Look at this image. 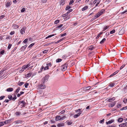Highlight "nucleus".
I'll return each mask as SVG.
<instances>
[{
    "mask_svg": "<svg viewBox=\"0 0 127 127\" xmlns=\"http://www.w3.org/2000/svg\"><path fill=\"white\" fill-rule=\"evenodd\" d=\"M27 47V45H25L22 46L21 48V49L22 50H24L25 48Z\"/></svg>",
    "mask_w": 127,
    "mask_h": 127,
    "instance_id": "nucleus-22",
    "label": "nucleus"
},
{
    "mask_svg": "<svg viewBox=\"0 0 127 127\" xmlns=\"http://www.w3.org/2000/svg\"><path fill=\"white\" fill-rule=\"evenodd\" d=\"M115 85V84L114 83H113L109 85V86H110L111 87H113Z\"/></svg>",
    "mask_w": 127,
    "mask_h": 127,
    "instance_id": "nucleus-37",
    "label": "nucleus"
},
{
    "mask_svg": "<svg viewBox=\"0 0 127 127\" xmlns=\"http://www.w3.org/2000/svg\"><path fill=\"white\" fill-rule=\"evenodd\" d=\"M47 64V66L48 65ZM44 68V70H47L48 69V66H45V67H44L43 66H42L41 67L40 70L38 71V73H39L41 72L42 71V70Z\"/></svg>",
    "mask_w": 127,
    "mask_h": 127,
    "instance_id": "nucleus-6",
    "label": "nucleus"
},
{
    "mask_svg": "<svg viewBox=\"0 0 127 127\" xmlns=\"http://www.w3.org/2000/svg\"><path fill=\"white\" fill-rule=\"evenodd\" d=\"M64 39V38H62V39L59 40V42H60L62 41Z\"/></svg>",
    "mask_w": 127,
    "mask_h": 127,
    "instance_id": "nucleus-60",
    "label": "nucleus"
},
{
    "mask_svg": "<svg viewBox=\"0 0 127 127\" xmlns=\"http://www.w3.org/2000/svg\"><path fill=\"white\" fill-rule=\"evenodd\" d=\"M74 2V1L73 0H70L69 3V4L70 5Z\"/></svg>",
    "mask_w": 127,
    "mask_h": 127,
    "instance_id": "nucleus-43",
    "label": "nucleus"
},
{
    "mask_svg": "<svg viewBox=\"0 0 127 127\" xmlns=\"http://www.w3.org/2000/svg\"><path fill=\"white\" fill-rule=\"evenodd\" d=\"M4 53V51L3 50L0 52V54L3 55Z\"/></svg>",
    "mask_w": 127,
    "mask_h": 127,
    "instance_id": "nucleus-54",
    "label": "nucleus"
},
{
    "mask_svg": "<svg viewBox=\"0 0 127 127\" xmlns=\"http://www.w3.org/2000/svg\"><path fill=\"white\" fill-rule=\"evenodd\" d=\"M109 32H106V36H108L109 35Z\"/></svg>",
    "mask_w": 127,
    "mask_h": 127,
    "instance_id": "nucleus-61",
    "label": "nucleus"
},
{
    "mask_svg": "<svg viewBox=\"0 0 127 127\" xmlns=\"http://www.w3.org/2000/svg\"><path fill=\"white\" fill-rule=\"evenodd\" d=\"M12 96L11 95H9L8 96V98L10 100H12Z\"/></svg>",
    "mask_w": 127,
    "mask_h": 127,
    "instance_id": "nucleus-34",
    "label": "nucleus"
},
{
    "mask_svg": "<svg viewBox=\"0 0 127 127\" xmlns=\"http://www.w3.org/2000/svg\"><path fill=\"white\" fill-rule=\"evenodd\" d=\"M20 90V88L19 87L16 90V93H18Z\"/></svg>",
    "mask_w": 127,
    "mask_h": 127,
    "instance_id": "nucleus-47",
    "label": "nucleus"
},
{
    "mask_svg": "<svg viewBox=\"0 0 127 127\" xmlns=\"http://www.w3.org/2000/svg\"><path fill=\"white\" fill-rule=\"evenodd\" d=\"M109 27V26H105L104 27L103 31H104L107 29H108Z\"/></svg>",
    "mask_w": 127,
    "mask_h": 127,
    "instance_id": "nucleus-31",
    "label": "nucleus"
},
{
    "mask_svg": "<svg viewBox=\"0 0 127 127\" xmlns=\"http://www.w3.org/2000/svg\"><path fill=\"white\" fill-rule=\"evenodd\" d=\"M11 46L12 45L11 44H9V45L8 47V49H10Z\"/></svg>",
    "mask_w": 127,
    "mask_h": 127,
    "instance_id": "nucleus-46",
    "label": "nucleus"
},
{
    "mask_svg": "<svg viewBox=\"0 0 127 127\" xmlns=\"http://www.w3.org/2000/svg\"><path fill=\"white\" fill-rule=\"evenodd\" d=\"M30 66V64H27L26 65H24L22 67V69H25Z\"/></svg>",
    "mask_w": 127,
    "mask_h": 127,
    "instance_id": "nucleus-17",
    "label": "nucleus"
},
{
    "mask_svg": "<svg viewBox=\"0 0 127 127\" xmlns=\"http://www.w3.org/2000/svg\"><path fill=\"white\" fill-rule=\"evenodd\" d=\"M121 106V104H118L117 105V107L118 108H120Z\"/></svg>",
    "mask_w": 127,
    "mask_h": 127,
    "instance_id": "nucleus-45",
    "label": "nucleus"
},
{
    "mask_svg": "<svg viewBox=\"0 0 127 127\" xmlns=\"http://www.w3.org/2000/svg\"><path fill=\"white\" fill-rule=\"evenodd\" d=\"M15 115L16 116H19L21 114V112H16L15 113Z\"/></svg>",
    "mask_w": 127,
    "mask_h": 127,
    "instance_id": "nucleus-27",
    "label": "nucleus"
},
{
    "mask_svg": "<svg viewBox=\"0 0 127 127\" xmlns=\"http://www.w3.org/2000/svg\"><path fill=\"white\" fill-rule=\"evenodd\" d=\"M13 90V89L11 88H9L6 89V91L8 92H11Z\"/></svg>",
    "mask_w": 127,
    "mask_h": 127,
    "instance_id": "nucleus-18",
    "label": "nucleus"
},
{
    "mask_svg": "<svg viewBox=\"0 0 127 127\" xmlns=\"http://www.w3.org/2000/svg\"><path fill=\"white\" fill-rule=\"evenodd\" d=\"M124 127H127V122L121 124Z\"/></svg>",
    "mask_w": 127,
    "mask_h": 127,
    "instance_id": "nucleus-26",
    "label": "nucleus"
},
{
    "mask_svg": "<svg viewBox=\"0 0 127 127\" xmlns=\"http://www.w3.org/2000/svg\"><path fill=\"white\" fill-rule=\"evenodd\" d=\"M115 30L114 29V30H113L112 31L110 32V33L111 34H113L115 32Z\"/></svg>",
    "mask_w": 127,
    "mask_h": 127,
    "instance_id": "nucleus-33",
    "label": "nucleus"
},
{
    "mask_svg": "<svg viewBox=\"0 0 127 127\" xmlns=\"http://www.w3.org/2000/svg\"><path fill=\"white\" fill-rule=\"evenodd\" d=\"M108 127H115L114 125H110Z\"/></svg>",
    "mask_w": 127,
    "mask_h": 127,
    "instance_id": "nucleus-64",
    "label": "nucleus"
},
{
    "mask_svg": "<svg viewBox=\"0 0 127 127\" xmlns=\"http://www.w3.org/2000/svg\"><path fill=\"white\" fill-rule=\"evenodd\" d=\"M28 39H25L23 41V42L25 43H26L28 40Z\"/></svg>",
    "mask_w": 127,
    "mask_h": 127,
    "instance_id": "nucleus-51",
    "label": "nucleus"
},
{
    "mask_svg": "<svg viewBox=\"0 0 127 127\" xmlns=\"http://www.w3.org/2000/svg\"><path fill=\"white\" fill-rule=\"evenodd\" d=\"M38 87L39 89H44L45 88L46 86L42 84H40L38 85Z\"/></svg>",
    "mask_w": 127,
    "mask_h": 127,
    "instance_id": "nucleus-9",
    "label": "nucleus"
},
{
    "mask_svg": "<svg viewBox=\"0 0 127 127\" xmlns=\"http://www.w3.org/2000/svg\"><path fill=\"white\" fill-rule=\"evenodd\" d=\"M70 6H69L66 7V10H68L69 9H70Z\"/></svg>",
    "mask_w": 127,
    "mask_h": 127,
    "instance_id": "nucleus-56",
    "label": "nucleus"
},
{
    "mask_svg": "<svg viewBox=\"0 0 127 127\" xmlns=\"http://www.w3.org/2000/svg\"><path fill=\"white\" fill-rule=\"evenodd\" d=\"M34 45V44L32 43L28 47V48H30L32 47V46H33Z\"/></svg>",
    "mask_w": 127,
    "mask_h": 127,
    "instance_id": "nucleus-44",
    "label": "nucleus"
},
{
    "mask_svg": "<svg viewBox=\"0 0 127 127\" xmlns=\"http://www.w3.org/2000/svg\"><path fill=\"white\" fill-rule=\"evenodd\" d=\"M66 122L67 124L69 126L72 125L73 123L71 121H66Z\"/></svg>",
    "mask_w": 127,
    "mask_h": 127,
    "instance_id": "nucleus-16",
    "label": "nucleus"
},
{
    "mask_svg": "<svg viewBox=\"0 0 127 127\" xmlns=\"http://www.w3.org/2000/svg\"><path fill=\"white\" fill-rule=\"evenodd\" d=\"M127 12V10H126V11H124V12H121V14H123L124 13H126V12Z\"/></svg>",
    "mask_w": 127,
    "mask_h": 127,
    "instance_id": "nucleus-59",
    "label": "nucleus"
},
{
    "mask_svg": "<svg viewBox=\"0 0 127 127\" xmlns=\"http://www.w3.org/2000/svg\"><path fill=\"white\" fill-rule=\"evenodd\" d=\"M48 51L47 50H44L43 51V53H46Z\"/></svg>",
    "mask_w": 127,
    "mask_h": 127,
    "instance_id": "nucleus-58",
    "label": "nucleus"
},
{
    "mask_svg": "<svg viewBox=\"0 0 127 127\" xmlns=\"http://www.w3.org/2000/svg\"><path fill=\"white\" fill-rule=\"evenodd\" d=\"M75 112H78V113L76 114H75L74 116V117L75 118H77L80 116L81 113L82 112V111L81 110V109H79L78 110H75Z\"/></svg>",
    "mask_w": 127,
    "mask_h": 127,
    "instance_id": "nucleus-1",
    "label": "nucleus"
},
{
    "mask_svg": "<svg viewBox=\"0 0 127 127\" xmlns=\"http://www.w3.org/2000/svg\"><path fill=\"white\" fill-rule=\"evenodd\" d=\"M65 116H64L62 117L60 116H57L55 118V120L56 121H58L59 120H62L65 118Z\"/></svg>",
    "mask_w": 127,
    "mask_h": 127,
    "instance_id": "nucleus-3",
    "label": "nucleus"
},
{
    "mask_svg": "<svg viewBox=\"0 0 127 127\" xmlns=\"http://www.w3.org/2000/svg\"><path fill=\"white\" fill-rule=\"evenodd\" d=\"M11 1H9L7 2L6 4H5L6 6L7 7L9 6H10L11 5Z\"/></svg>",
    "mask_w": 127,
    "mask_h": 127,
    "instance_id": "nucleus-12",
    "label": "nucleus"
},
{
    "mask_svg": "<svg viewBox=\"0 0 127 127\" xmlns=\"http://www.w3.org/2000/svg\"><path fill=\"white\" fill-rule=\"evenodd\" d=\"M88 8V7L87 6H85L84 7L82 8V10L83 11H85L87 10Z\"/></svg>",
    "mask_w": 127,
    "mask_h": 127,
    "instance_id": "nucleus-20",
    "label": "nucleus"
},
{
    "mask_svg": "<svg viewBox=\"0 0 127 127\" xmlns=\"http://www.w3.org/2000/svg\"><path fill=\"white\" fill-rule=\"evenodd\" d=\"M91 88V86H89L86 87H85L84 88V90H89Z\"/></svg>",
    "mask_w": 127,
    "mask_h": 127,
    "instance_id": "nucleus-23",
    "label": "nucleus"
},
{
    "mask_svg": "<svg viewBox=\"0 0 127 127\" xmlns=\"http://www.w3.org/2000/svg\"><path fill=\"white\" fill-rule=\"evenodd\" d=\"M19 27V26L16 24H13L12 26V28L14 29H16Z\"/></svg>",
    "mask_w": 127,
    "mask_h": 127,
    "instance_id": "nucleus-13",
    "label": "nucleus"
},
{
    "mask_svg": "<svg viewBox=\"0 0 127 127\" xmlns=\"http://www.w3.org/2000/svg\"><path fill=\"white\" fill-rule=\"evenodd\" d=\"M63 26V25L62 24L60 25L59 26H57V28H60L62 27Z\"/></svg>",
    "mask_w": 127,
    "mask_h": 127,
    "instance_id": "nucleus-48",
    "label": "nucleus"
},
{
    "mask_svg": "<svg viewBox=\"0 0 127 127\" xmlns=\"http://www.w3.org/2000/svg\"><path fill=\"white\" fill-rule=\"evenodd\" d=\"M62 61L61 59H58L56 60V62L57 63H59L61 62Z\"/></svg>",
    "mask_w": 127,
    "mask_h": 127,
    "instance_id": "nucleus-32",
    "label": "nucleus"
},
{
    "mask_svg": "<svg viewBox=\"0 0 127 127\" xmlns=\"http://www.w3.org/2000/svg\"><path fill=\"white\" fill-rule=\"evenodd\" d=\"M106 39L105 38H103L100 42V43L101 44H103L104 42L105 41Z\"/></svg>",
    "mask_w": 127,
    "mask_h": 127,
    "instance_id": "nucleus-25",
    "label": "nucleus"
},
{
    "mask_svg": "<svg viewBox=\"0 0 127 127\" xmlns=\"http://www.w3.org/2000/svg\"><path fill=\"white\" fill-rule=\"evenodd\" d=\"M24 84V83L22 82H19L18 83V85L20 86H21Z\"/></svg>",
    "mask_w": 127,
    "mask_h": 127,
    "instance_id": "nucleus-35",
    "label": "nucleus"
},
{
    "mask_svg": "<svg viewBox=\"0 0 127 127\" xmlns=\"http://www.w3.org/2000/svg\"><path fill=\"white\" fill-rule=\"evenodd\" d=\"M124 27H122V29L119 32V34H122L125 32V31L124 30Z\"/></svg>",
    "mask_w": 127,
    "mask_h": 127,
    "instance_id": "nucleus-10",
    "label": "nucleus"
},
{
    "mask_svg": "<svg viewBox=\"0 0 127 127\" xmlns=\"http://www.w3.org/2000/svg\"><path fill=\"white\" fill-rule=\"evenodd\" d=\"M67 64H64L61 66V69L62 71H65L67 69Z\"/></svg>",
    "mask_w": 127,
    "mask_h": 127,
    "instance_id": "nucleus-5",
    "label": "nucleus"
},
{
    "mask_svg": "<svg viewBox=\"0 0 127 127\" xmlns=\"http://www.w3.org/2000/svg\"><path fill=\"white\" fill-rule=\"evenodd\" d=\"M49 77L48 75H47L45 76V77L42 79V83L44 84L48 80Z\"/></svg>",
    "mask_w": 127,
    "mask_h": 127,
    "instance_id": "nucleus-4",
    "label": "nucleus"
},
{
    "mask_svg": "<svg viewBox=\"0 0 127 127\" xmlns=\"http://www.w3.org/2000/svg\"><path fill=\"white\" fill-rule=\"evenodd\" d=\"M123 120L122 118H119L118 120V121L120 123H121L122 122Z\"/></svg>",
    "mask_w": 127,
    "mask_h": 127,
    "instance_id": "nucleus-21",
    "label": "nucleus"
},
{
    "mask_svg": "<svg viewBox=\"0 0 127 127\" xmlns=\"http://www.w3.org/2000/svg\"><path fill=\"white\" fill-rule=\"evenodd\" d=\"M64 123H61L58 124L57 125V126L58 127H64Z\"/></svg>",
    "mask_w": 127,
    "mask_h": 127,
    "instance_id": "nucleus-14",
    "label": "nucleus"
},
{
    "mask_svg": "<svg viewBox=\"0 0 127 127\" xmlns=\"http://www.w3.org/2000/svg\"><path fill=\"white\" fill-rule=\"evenodd\" d=\"M127 109V106H125L124 107H123L120 110H122Z\"/></svg>",
    "mask_w": 127,
    "mask_h": 127,
    "instance_id": "nucleus-40",
    "label": "nucleus"
},
{
    "mask_svg": "<svg viewBox=\"0 0 127 127\" xmlns=\"http://www.w3.org/2000/svg\"><path fill=\"white\" fill-rule=\"evenodd\" d=\"M115 120L114 119H112L111 120L108 121L106 122V124L107 125H108L109 124H110L111 123L114 122Z\"/></svg>",
    "mask_w": 127,
    "mask_h": 127,
    "instance_id": "nucleus-11",
    "label": "nucleus"
},
{
    "mask_svg": "<svg viewBox=\"0 0 127 127\" xmlns=\"http://www.w3.org/2000/svg\"><path fill=\"white\" fill-rule=\"evenodd\" d=\"M17 98L16 97V96H15L14 97H12V100H14Z\"/></svg>",
    "mask_w": 127,
    "mask_h": 127,
    "instance_id": "nucleus-52",
    "label": "nucleus"
},
{
    "mask_svg": "<svg viewBox=\"0 0 127 127\" xmlns=\"http://www.w3.org/2000/svg\"><path fill=\"white\" fill-rule=\"evenodd\" d=\"M32 75L31 73H29L26 75V77H30Z\"/></svg>",
    "mask_w": 127,
    "mask_h": 127,
    "instance_id": "nucleus-28",
    "label": "nucleus"
},
{
    "mask_svg": "<svg viewBox=\"0 0 127 127\" xmlns=\"http://www.w3.org/2000/svg\"><path fill=\"white\" fill-rule=\"evenodd\" d=\"M95 48L94 47L93 45L89 47V49L92 50Z\"/></svg>",
    "mask_w": 127,
    "mask_h": 127,
    "instance_id": "nucleus-29",
    "label": "nucleus"
},
{
    "mask_svg": "<svg viewBox=\"0 0 127 127\" xmlns=\"http://www.w3.org/2000/svg\"><path fill=\"white\" fill-rule=\"evenodd\" d=\"M26 29V28L25 27L22 28L20 31V33L22 34H24L25 32V30Z\"/></svg>",
    "mask_w": 127,
    "mask_h": 127,
    "instance_id": "nucleus-8",
    "label": "nucleus"
},
{
    "mask_svg": "<svg viewBox=\"0 0 127 127\" xmlns=\"http://www.w3.org/2000/svg\"><path fill=\"white\" fill-rule=\"evenodd\" d=\"M5 97V96H0V100H1L3 99Z\"/></svg>",
    "mask_w": 127,
    "mask_h": 127,
    "instance_id": "nucleus-57",
    "label": "nucleus"
},
{
    "mask_svg": "<svg viewBox=\"0 0 127 127\" xmlns=\"http://www.w3.org/2000/svg\"><path fill=\"white\" fill-rule=\"evenodd\" d=\"M104 119H103L102 120H101L99 121V123L101 124H103L104 122Z\"/></svg>",
    "mask_w": 127,
    "mask_h": 127,
    "instance_id": "nucleus-41",
    "label": "nucleus"
},
{
    "mask_svg": "<svg viewBox=\"0 0 127 127\" xmlns=\"http://www.w3.org/2000/svg\"><path fill=\"white\" fill-rule=\"evenodd\" d=\"M65 112V111L64 110H63V111H62L60 113H61V114H63Z\"/></svg>",
    "mask_w": 127,
    "mask_h": 127,
    "instance_id": "nucleus-63",
    "label": "nucleus"
},
{
    "mask_svg": "<svg viewBox=\"0 0 127 127\" xmlns=\"http://www.w3.org/2000/svg\"><path fill=\"white\" fill-rule=\"evenodd\" d=\"M60 22V20H56L55 22L54 23L55 24H56L58 23H59Z\"/></svg>",
    "mask_w": 127,
    "mask_h": 127,
    "instance_id": "nucleus-36",
    "label": "nucleus"
},
{
    "mask_svg": "<svg viewBox=\"0 0 127 127\" xmlns=\"http://www.w3.org/2000/svg\"><path fill=\"white\" fill-rule=\"evenodd\" d=\"M119 71L117 70L115 72H114V73H113V74H112L111 75V76H113L115 75Z\"/></svg>",
    "mask_w": 127,
    "mask_h": 127,
    "instance_id": "nucleus-30",
    "label": "nucleus"
},
{
    "mask_svg": "<svg viewBox=\"0 0 127 127\" xmlns=\"http://www.w3.org/2000/svg\"><path fill=\"white\" fill-rule=\"evenodd\" d=\"M105 11V10L104 9H103L101 10L99 12L96 14L95 15V18L98 17L101 15Z\"/></svg>",
    "mask_w": 127,
    "mask_h": 127,
    "instance_id": "nucleus-2",
    "label": "nucleus"
},
{
    "mask_svg": "<svg viewBox=\"0 0 127 127\" xmlns=\"http://www.w3.org/2000/svg\"><path fill=\"white\" fill-rule=\"evenodd\" d=\"M29 85V84L28 83H26L25 84V87L26 88H27L28 87V86Z\"/></svg>",
    "mask_w": 127,
    "mask_h": 127,
    "instance_id": "nucleus-39",
    "label": "nucleus"
},
{
    "mask_svg": "<svg viewBox=\"0 0 127 127\" xmlns=\"http://www.w3.org/2000/svg\"><path fill=\"white\" fill-rule=\"evenodd\" d=\"M15 33V32L14 31L11 32L10 33L11 35H12L14 34Z\"/></svg>",
    "mask_w": 127,
    "mask_h": 127,
    "instance_id": "nucleus-53",
    "label": "nucleus"
},
{
    "mask_svg": "<svg viewBox=\"0 0 127 127\" xmlns=\"http://www.w3.org/2000/svg\"><path fill=\"white\" fill-rule=\"evenodd\" d=\"M115 99V98H111L108 99H107V101H108L110 102H111L112 101L114 100Z\"/></svg>",
    "mask_w": 127,
    "mask_h": 127,
    "instance_id": "nucleus-19",
    "label": "nucleus"
},
{
    "mask_svg": "<svg viewBox=\"0 0 127 127\" xmlns=\"http://www.w3.org/2000/svg\"><path fill=\"white\" fill-rule=\"evenodd\" d=\"M116 104V101H114L108 104V107H113Z\"/></svg>",
    "mask_w": 127,
    "mask_h": 127,
    "instance_id": "nucleus-7",
    "label": "nucleus"
},
{
    "mask_svg": "<svg viewBox=\"0 0 127 127\" xmlns=\"http://www.w3.org/2000/svg\"><path fill=\"white\" fill-rule=\"evenodd\" d=\"M54 34H52V35H49V36H47V37H46V39H47L49 38V37H52L53 36H54Z\"/></svg>",
    "mask_w": 127,
    "mask_h": 127,
    "instance_id": "nucleus-38",
    "label": "nucleus"
},
{
    "mask_svg": "<svg viewBox=\"0 0 127 127\" xmlns=\"http://www.w3.org/2000/svg\"><path fill=\"white\" fill-rule=\"evenodd\" d=\"M66 35V33H65L63 34H61V37H63L64 36H65Z\"/></svg>",
    "mask_w": 127,
    "mask_h": 127,
    "instance_id": "nucleus-49",
    "label": "nucleus"
},
{
    "mask_svg": "<svg viewBox=\"0 0 127 127\" xmlns=\"http://www.w3.org/2000/svg\"><path fill=\"white\" fill-rule=\"evenodd\" d=\"M127 99H125L123 100V101L125 103H127Z\"/></svg>",
    "mask_w": 127,
    "mask_h": 127,
    "instance_id": "nucleus-50",
    "label": "nucleus"
},
{
    "mask_svg": "<svg viewBox=\"0 0 127 127\" xmlns=\"http://www.w3.org/2000/svg\"><path fill=\"white\" fill-rule=\"evenodd\" d=\"M125 65H123L120 68V69L121 70L125 66Z\"/></svg>",
    "mask_w": 127,
    "mask_h": 127,
    "instance_id": "nucleus-62",
    "label": "nucleus"
},
{
    "mask_svg": "<svg viewBox=\"0 0 127 127\" xmlns=\"http://www.w3.org/2000/svg\"><path fill=\"white\" fill-rule=\"evenodd\" d=\"M26 10L25 8H23L21 10V12H23L25 11Z\"/></svg>",
    "mask_w": 127,
    "mask_h": 127,
    "instance_id": "nucleus-42",
    "label": "nucleus"
},
{
    "mask_svg": "<svg viewBox=\"0 0 127 127\" xmlns=\"http://www.w3.org/2000/svg\"><path fill=\"white\" fill-rule=\"evenodd\" d=\"M68 12L62 15L63 17H64L67 15Z\"/></svg>",
    "mask_w": 127,
    "mask_h": 127,
    "instance_id": "nucleus-55",
    "label": "nucleus"
},
{
    "mask_svg": "<svg viewBox=\"0 0 127 127\" xmlns=\"http://www.w3.org/2000/svg\"><path fill=\"white\" fill-rule=\"evenodd\" d=\"M65 3L64 0H61L60 1V4L62 5H63Z\"/></svg>",
    "mask_w": 127,
    "mask_h": 127,
    "instance_id": "nucleus-24",
    "label": "nucleus"
},
{
    "mask_svg": "<svg viewBox=\"0 0 127 127\" xmlns=\"http://www.w3.org/2000/svg\"><path fill=\"white\" fill-rule=\"evenodd\" d=\"M22 122L20 120H19L17 121H16L14 122V123H15V124H22Z\"/></svg>",
    "mask_w": 127,
    "mask_h": 127,
    "instance_id": "nucleus-15",
    "label": "nucleus"
}]
</instances>
